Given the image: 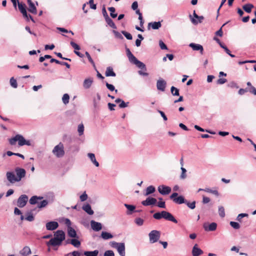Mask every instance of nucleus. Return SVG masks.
<instances>
[{
	"mask_svg": "<svg viewBox=\"0 0 256 256\" xmlns=\"http://www.w3.org/2000/svg\"><path fill=\"white\" fill-rule=\"evenodd\" d=\"M128 60L130 62L134 64L138 60L133 54L128 58Z\"/></svg>",
	"mask_w": 256,
	"mask_h": 256,
	"instance_id": "69168bd1",
	"label": "nucleus"
},
{
	"mask_svg": "<svg viewBox=\"0 0 256 256\" xmlns=\"http://www.w3.org/2000/svg\"><path fill=\"white\" fill-rule=\"evenodd\" d=\"M10 86L14 88H16L18 87V84L16 80L13 77L10 79Z\"/></svg>",
	"mask_w": 256,
	"mask_h": 256,
	"instance_id": "de8ad7c7",
	"label": "nucleus"
},
{
	"mask_svg": "<svg viewBox=\"0 0 256 256\" xmlns=\"http://www.w3.org/2000/svg\"><path fill=\"white\" fill-rule=\"evenodd\" d=\"M70 243L76 248H79L80 246V241L76 238L71 240Z\"/></svg>",
	"mask_w": 256,
	"mask_h": 256,
	"instance_id": "c9c22d12",
	"label": "nucleus"
},
{
	"mask_svg": "<svg viewBox=\"0 0 256 256\" xmlns=\"http://www.w3.org/2000/svg\"><path fill=\"white\" fill-rule=\"evenodd\" d=\"M98 250H94V251H86L84 252V254L86 256H98Z\"/></svg>",
	"mask_w": 256,
	"mask_h": 256,
	"instance_id": "7c9ffc66",
	"label": "nucleus"
},
{
	"mask_svg": "<svg viewBox=\"0 0 256 256\" xmlns=\"http://www.w3.org/2000/svg\"><path fill=\"white\" fill-rule=\"evenodd\" d=\"M25 139L20 134H16L12 138L9 140V142L11 145H14L16 141H18V144L20 146L24 145Z\"/></svg>",
	"mask_w": 256,
	"mask_h": 256,
	"instance_id": "20e7f679",
	"label": "nucleus"
},
{
	"mask_svg": "<svg viewBox=\"0 0 256 256\" xmlns=\"http://www.w3.org/2000/svg\"><path fill=\"white\" fill-rule=\"evenodd\" d=\"M157 202L156 199L154 198L148 197L145 200L142 202V205L144 206H148L150 205H154Z\"/></svg>",
	"mask_w": 256,
	"mask_h": 256,
	"instance_id": "f8f14e48",
	"label": "nucleus"
},
{
	"mask_svg": "<svg viewBox=\"0 0 256 256\" xmlns=\"http://www.w3.org/2000/svg\"><path fill=\"white\" fill-rule=\"evenodd\" d=\"M129 102H125L122 100V101L120 102V104H119V107L120 108H126L128 106V104Z\"/></svg>",
	"mask_w": 256,
	"mask_h": 256,
	"instance_id": "338daca9",
	"label": "nucleus"
},
{
	"mask_svg": "<svg viewBox=\"0 0 256 256\" xmlns=\"http://www.w3.org/2000/svg\"><path fill=\"white\" fill-rule=\"evenodd\" d=\"M82 253L78 251H74L72 252H70L68 254V256H81L82 255Z\"/></svg>",
	"mask_w": 256,
	"mask_h": 256,
	"instance_id": "e2e57ef3",
	"label": "nucleus"
},
{
	"mask_svg": "<svg viewBox=\"0 0 256 256\" xmlns=\"http://www.w3.org/2000/svg\"><path fill=\"white\" fill-rule=\"evenodd\" d=\"M6 154L8 156H12V155H14V156H18L20 158H21L22 159H24V155L20 154H19V153H14V152H12L10 151H8L6 152Z\"/></svg>",
	"mask_w": 256,
	"mask_h": 256,
	"instance_id": "37998d69",
	"label": "nucleus"
},
{
	"mask_svg": "<svg viewBox=\"0 0 256 256\" xmlns=\"http://www.w3.org/2000/svg\"><path fill=\"white\" fill-rule=\"evenodd\" d=\"M189 46L190 47L194 50L200 51V54H204L203 46L200 44L190 43L189 44Z\"/></svg>",
	"mask_w": 256,
	"mask_h": 256,
	"instance_id": "4468645a",
	"label": "nucleus"
},
{
	"mask_svg": "<svg viewBox=\"0 0 256 256\" xmlns=\"http://www.w3.org/2000/svg\"><path fill=\"white\" fill-rule=\"evenodd\" d=\"M93 78H86L83 82V86L85 89H88L90 88L92 86V84L93 83Z\"/></svg>",
	"mask_w": 256,
	"mask_h": 256,
	"instance_id": "aec40b11",
	"label": "nucleus"
},
{
	"mask_svg": "<svg viewBox=\"0 0 256 256\" xmlns=\"http://www.w3.org/2000/svg\"><path fill=\"white\" fill-rule=\"evenodd\" d=\"M38 206L39 208H42L46 206L48 204V202L47 200H43L40 203H38Z\"/></svg>",
	"mask_w": 256,
	"mask_h": 256,
	"instance_id": "3c124183",
	"label": "nucleus"
},
{
	"mask_svg": "<svg viewBox=\"0 0 256 256\" xmlns=\"http://www.w3.org/2000/svg\"><path fill=\"white\" fill-rule=\"evenodd\" d=\"M84 126L82 124H78V135L80 136H82V135L84 134Z\"/></svg>",
	"mask_w": 256,
	"mask_h": 256,
	"instance_id": "f704fd0d",
	"label": "nucleus"
},
{
	"mask_svg": "<svg viewBox=\"0 0 256 256\" xmlns=\"http://www.w3.org/2000/svg\"><path fill=\"white\" fill-rule=\"evenodd\" d=\"M105 20L106 24L112 28L116 29L117 28L113 20L110 17L106 18Z\"/></svg>",
	"mask_w": 256,
	"mask_h": 256,
	"instance_id": "c85d7f7f",
	"label": "nucleus"
},
{
	"mask_svg": "<svg viewBox=\"0 0 256 256\" xmlns=\"http://www.w3.org/2000/svg\"><path fill=\"white\" fill-rule=\"evenodd\" d=\"M28 200V196L26 194L21 195L18 200V206L20 208L24 207Z\"/></svg>",
	"mask_w": 256,
	"mask_h": 256,
	"instance_id": "0eeeda50",
	"label": "nucleus"
},
{
	"mask_svg": "<svg viewBox=\"0 0 256 256\" xmlns=\"http://www.w3.org/2000/svg\"><path fill=\"white\" fill-rule=\"evenodd\" d=\"M65 233L62 230H58L54 234V237L62 242L65 239Z\"/></svg>",
	"mask_w": 256,
	"mask_h": 256,
	"instance_id": "2eb2a0df",
	"label": "nucleus"
},
{
	"mask_svg": "<svg viewBox=\"0 0 256 256\" xmlns=\"http://www.w3.org/2000/svg\"><path fill=\"white\" fill-rule=\"evenodd\" d=\"M166 82L163 79H160L157 81L156 88L158 90L164 92L166 87Z\"/></svg>",
	"mask_w": 256,
	"mask_h": 256,
	"instance_id": "ddd939ff",
	"label": "nucleus"
},
{
	"mask_svg": "<svg viewBox=\"0 0 256 256\" xmlns=\"http://www.w3.org/2000/svg\"><path fill=\"white\" fill-rule=\"evenodd\" d=\"M58 226V224L56 222L52 221L46 224V227L47 230H56Z\"/></svg>",
	"mask_w": 256,
	"mask_h": 256,
	"instance_id": "9b49d317",
	"label": "nucleus"
},
{
	"mask_svg": "<svg viewBox=\"0 0 256 256\" xmlns=\"http://www.w3.org/2000/svg\"><path fill=\"white\" fill-rule=\"evenodd\" d=\"M60 240L56 238H51L48 242H46V245L48 246H59L62 244V242H61Z\"/></svg>",
	"mask_w": 256,
	"mask_h": 256,
	"instance_id": "9d476101",
	"label": "nucleus"
},
{
	"mask_svg": "<svg viewBox=\"0 0 256 256\" xmlns=\"http://www.w3.org/2000/svg\"><path fill=\"white\" fill-rule=\"evenodd\" d=\"M104 256H114V254L112 250H108L104 252Z\"/></svg>",
	"mask_w": 256,
	"mask_h": 256,
	"instance_id": "774afa93",
	"label": "nucleus"
},
{
	"mask_svg": "<svg viewBox=\"0 0 256 256\" xmlns=\"http://www.w3.org/2000/svg\"><path fill=\"white\" fill-rule=\"evenodd\" d=\"M70 44L71 46L75 50H78L80 49V46L78 44H76V43L74 42L73 41H71L70 42Z\"/></svg>",
	"mask_w": 256,
	"mask_h": 256,
	"instance_id": "bf43d9fd",
	"label": "nucleus"
},
{
	"mask_svg": "<svg viewBox=\"0 0 256 256\" xmlns=\"http://www.w3.org/2000/svg\"><path fill=\"white\" fill-rule=\"evenodd\" d=\"M94 0H90L88 2H87V4H90V8L92 10H96V4H94Z\"/></svg>",
	"mask_w": 256,
	"mask_h": 256,
	"instance_id": "4d7b16f0",
	"label": "nucleus"
},
{
	"mask_svg": "<svg viewBox=\"0 0 256 256\" xmlns=\"http://www.w3.org/2000/svg\"><path fill=\"white\" fill-rule=\"evenodd\" d=\"M248 215L247 214H240L236 218V220H238V222H241V220L242 218L244 217H248Z\"/></svg>",
	"mask_w": 256,
	"mask_h": 256,
	"instance_id": "052dcab7",
	"label": "nucleus"
},
{
	"mask_svg": "<svg viewBox=\"0 0 256 256\" xmlns=\"http://www.w3.org/2000/svg\"><path fill=\"white\" fill-rule=\"evenodd\" d=\"M91 227L94 231H99L102 228V224L100 222H96L93 220L90 222Z\"/></svg>",
	"mask_w": 256,
	"mask_h": 256,
	"instance_id": "a211bd4d",
	"label": "nucleus"
},
{
	"mask_svg": "<svg viewBox=\"0 0 256 256\" xmlns=\"http://www.w3.org/2000/svg\"><path fill=\"white\" fill-rule=\"evenodd\" d=\"M180 164L182 166L181 170H182V174H180V178H182V179H184L186 176V170L184 168H183L182 161H181Z\"/></svg>",
	"mask_w": 256,
	"mask_h": 256,
	"instance_id": "58836bf2",
	"label": "nucleus"
},
{
	"mask_svg": "<svg viewBox=\"0 0 256 256\" xmlns=\"http://www.w3.org/2000/svg\"><path fill=\"white\" fill-rule=\"evenodd\" d=\"M186 206L189 208H190V209H194L196 207V202L195 201H193L192 202H188V200H186V202L185 203Z\"/></svg>",
	"mask_w": 256,
	"mask_h": 256,
	"instance_id": "09e8293b",
	"label": "nucleus"
},
{
	"mask_svg": "<svg viewBox=\"0 0 256 256\" xmlns=\"http://www.w3.org/2000/svg\"><path fill=\"white\" fill-rule=\"evenodd\" d=\"M18 9L21 12H24V11L26 10V6L25 4L18 2Z\"/></svg>",
	"mask_w": 256,
	"mask_h": 256,
	"instance_id": "8fccbe9b",
	"label": "nucleus"
},
{
	"mask_svg": "<svg viewBox=\"0 0 256 256\" xmlns=\"http://www.w3.org/2000/svg\"><path fill=\"white\" fill-rule=\"evenodd\" d=\"M135 222L138 226H142L143 224H144V220L142 218H136Z\"/></svg>",
	"mask_w": 256,
	"mask_h": 256,
	"instance_id": "0e129e2a",
	"label": "nucleus"
},
{
	"mask_svg": "<svg viewBox=\"0 0 256 256\" xmlns=\"http://www.w3.org/2000/svg\"><path fill=\"white\" fill-rule=\"evenodd\" d=\"M28 6V11L33 14H36L37 13V10L34 4H30Z\"/></svg>",
	"mask_w": 256,
	"mask_h": 256,
	"instance_id": "72a5a7b5",
	"label": "nucleus"
},
{
	"mask_svg": "<svg viewBox=\"0 0 256 256\" xmlns=\"http://www.w3.org/2000/svg\"><path fill=\"white\" fill-rule=\"evenodd\" d=\"M85 54L88 58V61L92 64L93 66L96 68L95 64L92 60V58H91L90 54L88 52H86Z\"/></svg>",
	"mask_w": 256,
	"mask_h": 256,
	"instance_id": "5fc2aeb1",
	"label": "nucleus"
},
{
	"mask_svg": "<svg viewBox=\"0 0 256 256\" xmlns=\"http://www.w3.org/2000/svg\"><path fill=\"white\" fill-rule=\"evenodd\" d=\"M230 225L234 229L238 230L240 228V224L237 222H230Z\"/></svg>",
	"mask_w": 256,
	"mask_h": 256,
	"instance_id": "6e6d98bb",
	"label": "nucleus"
},
{
	"mask_svg": "<svg viewBox=\"0 0 256 256\" xmlns=\"http://www.w3.org/2000/svg\"><path fill=\"white\" fill-rule=\"evenodd\" d=\"M70 96L68 94H65L63 95L62 100L64 104H66L68 103Z\"/></svg>",
	"mask_w": 256,
	"mask_h": 256,
	"instance_id": "49530a36",
	"label": "nucleus"
},
{
	"mask_svg": "<svg viewBox=\"0 0 256 256\" xmlns=\"http://www.w3.org/2000/svg\"><path fill=\"white\" fill-rule=\"evenodd\" d=\"M186 200L182 196H178L174 200V202L178 204H185Z\"/></svg>",
	"mask_w": 256,
	"mask_h": 256,
	"instance_id": "bb28decb",
	"label": "nucleus"
},
{
	"mask_svg": "<svg viewBox=\"0 0 256 256\" xmlns=\"http://www.w3.org/2000/svg\"><path fill=\"white\" fill-rule=\"evenodd\" d=\"M217 224L216 222H212L208 225L206 224H204V228L206 231H214L216 229Z\"/></svg>",
	"mask_w": 256,
	"mask_h": 256,
	"instance_id": "dca6fc26",
	"label": "nucleus"
},
{
	"mask_svg": "<svg viewBox=\"0 0 256 256\" xmlns=\"http://www.w3.org/2000/svg\"><path fill=\"white\" fill-rule=\"evenodd\" d=\"M15 172L18 182L20 181L26 176V172L24 168H15Z\"/></svg>",
	"mask_w": 256,
	"mask_h": 256,
	"instance_id": "423d86ee",
	"label": "nucleus"
},
{
	"mask_svg": "<svg viewBox=\"0 0 256 256\" xmlns=\"http://www.w3.org/2000/svg\"><path fill=\"white\" fill-rule=\"evenodd\" d=\"M170 91L172 94L174 96H178L179 94V90L174 86H172L170 88Z\"/></svg>",
	"mask_w": 256,
	"mask_h": 256,
	"instance_id": "4c0bfd02",
	"label": "nucleus"
},
{
	"mask_svg": "<svg viewBox=\"0 0 256 256\" xmlns=\"http://www.w3.org/2000/svg\"><path fill=\"white\" fill-rule=\"evenodd\" d=\"M204 191L207 192L212 194L216 196H218V192L217 190H213L209 188H204Z\"/></svg>",
	"mask_w": 256,
	"mask_h": 256,
	"instance_id": "79ce46f5",
	"label": "nucleus"
},
{
	"mask_svg": "<svg viewBox=\"0 0 256 256\" xmlns=\"http://www.w3.org/2000/svg\"><path fill=\"white\" fill-rule=\"evenodd\" d=\"M194 128L200 131V132H208L210 134H214L215 132H211L210 130H204V128H202L201 127L199 126H198V125H195Z\"/></svg>",
	"mask_w": 256,
	"mask_h": 256,
	"instance_id": "ea45409f",
	"label": "nucleus"
},
{
	"mask_svg": "<svg viewBox=\"0 0 256 256\" xmlns=\"http://www.w3.org/2000/svg\"><path fill=\"white\" fill-rule=\"evenodd\" d=\"M228 23V22L224 23L222 26L216 32V35L217 36H222V34H223V32H222V28L226 24Z\"/></svg>",
	"mask_w": 256,
	"mask_h": 256,
	"instance_id": "680f3d73",
	"label": "nucleus"
},
{
	"mask_svg": "<svg viewBox=\"0 0 256 256\" xmlns=\"http://www.w3.org/2000/svg\"><path fill=\"white\" fill-rule=\"evenodd\" d=\"M125 207L128 210V212H126L128 214H132V212L134 211V210L136 208L135 206L133 205L128 204H124Z\"/></svg>",
	"mask_w": 256,
	"mask_h": 256,
	"instance_id": "c756f323",
	"label": "nucleus"
},
{
	"mask_svg": "<svg viewBox=\"0 0 256 256\" xmlns=\"http://www.w3.org/2000/svg\"><path fill=\"white\" fill-rule=\"evenodd\" d=\"M52 153L57 158H61L64 154V144L62 142H60L58 145L55 146L52 150Z\"/></svg>",
	"mask_w": 256,
	"mask_h": 256,
	"instance_id": "7ed1b4c3",
	"label": "nucleus"
},
{
	"mask_svg": "<svg viewBox=\"0 0 256 256\" xmlns=\"http://www.w3.org/2000/svg\"><path fill=\"white\" fill-rule=\"evenodd\" d=\"M122 33L124 35V36H125V37H126L128 40H132V34H131L130 33H129V32H126V31H124V30L122 31Z\"/></svg>",
	"mask_w": 256,
	"mask_h": 256,
	"instance_id": "864d4df0",
	"label": "nucleus"
},
{
	"mask_svg": "<svg viewBox=\"0 0 256 256\" xmlns=\"http://www.w3.org/2000/svg\"><path fill=\"white\" fill-rule=\"evenodd\" d=\"M108 10L110 12V16L112 18H114L117 16V14L114 13L116 9L114 7H109L108 8Z\"/></svg>",
	"mask_w": 256,
	"mask_h": 256,
	"instance_id": "e433bc0d",
	"label": "nucleus"
},
{
	"mask_svg": "<svg viewBox=\"0 0 256 256\" xmlns=\"http://www.w3.org/2000/svg\"><path fill=\"white\" fill-rule=\"evenodd\" d=\"M155 190V188L152 186H150L146 188L145 196H148L154 192Z\"/></svg>",
	"mask_w": 256,
	"mask_h": 256,
	"instance_id": "473e14b6",
	"label": "nucleus"
},
{
	"mask_svg": "<svg viewBox=\"0 0 256 256\" xmlns=\"http://www.w3.org/2000/svg\"><path fill=\"white\" fill-rule=\"evenodd\" d=\"M135 64L140 68L146 70V65L142 62L138 60Z\"/></svg>",
	"mask_w": 256,
	"mask_h": 256,
	"instance_id": "c03bdc74",
	"label": "nucleus"
},
{
	"mask_svg": "<svg viewBox=\"0 0 256 256\" xmlns=\"http://www.w3.org/2000/svg\"><path fill=\"white\" fill-rule=\"evenodd\" d=\"M25 220L28 222H32L34 220V216L31 212L28 213Z\"/></svg>",
	"mask_w": 256,
	"mask_h": 256,
	"instance_id": "603ef678",
	"label": "nucleus"
},
{
	"mask_svg": "<svg viewBox=\"0 0 256 256\" xmlns=\"http://www.w3.org/2000/svg\"><path fill=\"white\" fill-rule=\"evenodd\" d=\"M82 208L90 215H92L94 213V211L92 210L90 205L88 204L84 205Z\"/></svg>",
	"mask_w": 256,
	"mask_h": 256,
	"instance_id": "4be33fe9",
	"label": "nucleus"
},
{
	"mask_svg": "<svg viewBox=\"0 0 256 256\" xmlns=\"http://www.w3.org/2000/svg\"><path fill=\"white\" fill-rule=\"evenodd\" d=\"M194 18H196L198 20V21L194 18H192V22L194 24H198V22L201 23L202 22V20L204 19V18L203 16H198V15H197L196 14L195 11H194Z\"/></svg>",
	"mask_w": 256,
	"mask_h": 256,
	"instance_id": "5701e85b",
	"label": "nucleus"
},
{
	"mask_svg": "<svg viewBox=\"0 0 256 256\" xmlns=\"http://www.w3.org/2000/svg\"><path fill=\"white\" fill-rule=\"evenodd\" d=\"M161 26L162 24L160 22H151L148 24V28L151 26L153 30H158Z\"/></svg>",
	"mask_w": 256,
	"mask_h": 256,
	"instance_id": "412c9836",
	"label": "nucleus"
},
{
	"mask_svg": "<svg viewBox=\"0 0 256 256\" xmlns=\"http://www.w3.org/2000/svg\"><path fill=\"white\" fill-rule=\"evenodd\" d=\"M254 6V5L251 4H247L243 6L242 8L246 12L250 13Z\"/></svg>",
	"mask_w": 256,
	"mask_h": 256,
	"instance_id": "2f4dec72",
	"label": "nucleus"
},
{
	"mask_svg": "<svg viewBox=\"0 0 256 256\" xmlns=\"http://www.w3.org/2000/svg\"><path fill=\"white\" fill-rule=\"evenodd\" d=\"M68 234L70 237L78 238L76 230L71 226L68 228Z\"/></svg>",
	"mask_w": 256,
	"mask_h": 256,
	"instance_id": "b1692460",
	"label": "nucleus"
},
{
	"mask_svg": "<svg viewBox=\"0 0 256 256\" xmlns=\"http://www.w3.org/2000/svg\"><path fill=\"white\" fill-rule=\"evenodd\" d=\"M105 74L106 76H116V73L113 70V68L110 66L106 68Z\"/></svg>",
	"mask_w": 256,
	"mask_h": 256,
	"instance_id": "393cba45",
	"label": "nucleus"
},
{
	"mask_svg": "<svg viewBox=\"0 0 256 256\" xmlns=\"http://www.w3.org/2000/svg\"><path fill=\"white\" fill-rule=\"evenodd\" d=\"M203 254V251L198 248L197 244H195L192 249L193 256H199Z\"/></svg>",
	"mask_w": 256,
	"mask_h": 256,
	"instance_id": "f3484780",
	"label": "nucleus"
},
{
	"mask_svg": "<svg viewBox=\"0 0 256 256\" xmlns=\"http://www.w3.org/2000/svg\"><path fill=\"white\" fill-rule=\"evenodd\" d=\"M42 197L32 196L30 200V203L31 204H35L38 203V200H42Z\"/></svg>",
	"mask_w": 256,
	"mask_h": 256,
	"instance_id": "cd10ccee",
	"label": "nucleus"
},
{
	"mask_svg": "<svg viewBox=\"0 0 256 256\" xmlns=\"http://www.w3.org/2000/svg\"><path fill=\"white\" fill-rule=\"evenodd\" d=\"M6 176L8 180L11 184L18 182L16 176L12 172H8L6 174Z\"/></svg>",
	"mask_w": 256,
	"mask_h": 256,
	"instance_id": "1a4fd4ad",
	"label": "nucleus"
},
{
	"mask_svg": "<svg viewBox=\"0 0 256 256\" xmlns=\"http://www.w3.org/2000/svg\"><path fill=\"white\" fill-rule=\"evenodd\" d=\"M218 214L222 218H224L225 216L224 208L222 206H220L218 207Z\"/></svg>",
	"mask_w": 256,
	"mask_h": 256,
	"instance_id": "a18cd8bd",
	"label": "nucleus"
},
{
	"mask_svg": "<svg viewBox=\"0 0 256 256\" xmlns=\"http://www.w3.org/2000/svg\"><path fill=\"white\" fill-rule=\"evenodd\" d=\"M112 32L114 34L115 37L117 38L122 40L124 38L118 32L113 30Z\"/></svg>",
	"mask_w": 256,
	"mask_h": 256,
	"instance_id": "13d9d810",
	"label": "nucleus"
},
{
	"mask_svg": "<svg viewBox=\"0 0 256 256\" xmlns=\"http://www.w3.org/2000/svg\"><path fill=\"white\" fill-rule=\"evenodd\" d=\"M150 242L154 244L157 242L160 238V232L156 230H152L148 234Z\"/></svg>",
	"mask_w": 256,
	"mask_h": 256,
	"instance_id": "39448f33",
	"label": "nucleus"
},
{
	"mask_svg": "<svg viewBox=\"0 0 256 256\" xmlns=\"http://www.w3.org/2000/svg\"><path fill=\"white\" fill-rule=\"evenodd\" d=\"M153 218L156 220H160L162 218L172 222L175 224L178 223V220L174 218V216L169 212L166 211H162L161 212H156L153 215Z\"/></svg>",
	"mask_w": 256,
	"mask_h": 256,
	"instance_id": "f257e3e1",
	"label": "nucleus"
},
{
	"mask_svg": "<svg viewBox=\"0 0 256 256\" xmlns=\"http://www.w3.org/2000/svg\"><path fill=\"white\" fill-rule=\"evenodd\" d=\"M112 247L116 249L120 256H125V244L124 242H117L114 241L110 242Z\"/></svg>",
	"mask_w": 256,
	"mask_h": 256,
	"instance_id": "f03ea898",
	"label": "nucleus"
},
{
	"mask_svg": "<svg viewBox=\"0 0 256 256\" xmlns=\"http://www.w3.org/2000/svg\"><path fill=\"white\" fill-rule=\"evenodd\" d=\"M106 86L112 92L114 91L116 93L118 92V90L115 89L114 86L112 84H110L108 82H106Z\"/></svg>",
	"mask_w": 256,
	"mask_h": 256,
	"instance_id": "a19ab883",
	"label": "nucleus"
},
{
	"mask_svg": "<svg viewBox=\"0 0 256 256\" xmlns=\"http://www.w3.org/2000/svg\"><path fill=\"white\" fill-rule=\"evenodd\" d=\"M158 192L162 195H166L169 194L172 189L170 186L164 185H160L158 188Z\"/></svg>",
	"mask_w": 256,
	"mask_h": 256,
	"instance_id": "6e6552de",
	"label": "nucleus"
},
{
	"mask_svg": "<svg viewBox=\"0 0 256 256\" xmlns=\"http://www.w3.org/2000/svg\"><path fill=\"white\" fill-rule=\"evenodd\" d=\"M101 237L105 240L112 238L113 236L110 234L106 232H102L101 234Z\"/></svg>",
	"mask_w": 256,
	"mask_h": 256,
	"instance_id": "a878e982",
	"label": "nucleus"
},
{
	"mask_svg": "<svg viewBox=\"0 0 256 256\" xmlns=\"http://www.w3.org/2000/svg\"><path fill=\"white\" fill-rule=\"evenodd\" d=\"M20 254L22 256H28L32 254L31 250L29 246H25L20 250Z\"/></svg>",
	"mask_w": 256,
	"mask_h": 256,
	"instance_id": "6ab92c4d",
	"label": "nucleus"
}]
</instances>
